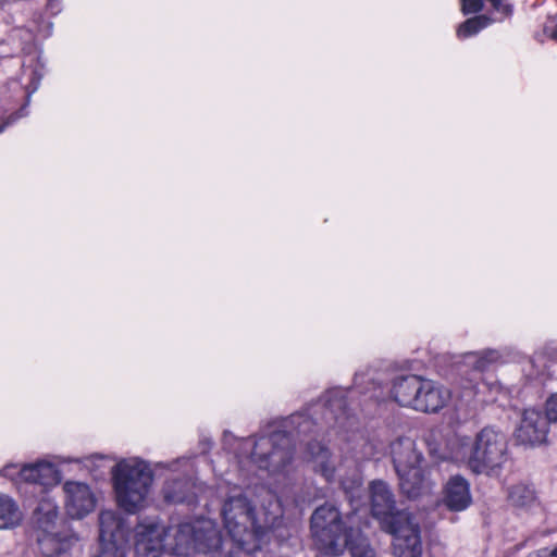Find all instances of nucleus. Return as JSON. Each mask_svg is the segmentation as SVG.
Wrapping results in <instances>:
<instances>
[{"mask_svg":"<svg viewBox=\"0 0 557 557\" xmlns=\"http://www.w3.org/2000/svg\"><path fill=\"white\" fill-rule=\"evenodd\" d=\"M222 516L232 542L247 553L260 547L277 518L268 513H263L262 518L256 517L253 508L240 494L231 496L224 503Z\"/></svg>","mask_w":557,"mask_h":557,"instance_id":"1","label":"nucleus"},{"mask_svg":"<svg viewBox=\"0 0 557 557\" xmlns=\"http://www.w3.org/2000/svg\"><path fill=\"white\" fill-rule=\"evenodd\" d=\"M141 524L162 529L164 531L162 550L168 549L177 556H190L198 552H218L226 544L211 519H198L170 528L157 522H143Z\"/></svg>","mask_w":557,"mask_h":557,"instance_id":"2","label":"nucleus"},{"mask_svg":"<svg viewBox=\"0 0 557 557\" xmlns=\"http://www.w3.org/2000/svg\"><path fill=\"white\" fill-rule=\"evenodd\" d=\"M111 474L119 507L134 513L147 505L153 484V471L147 461L137 457L121 459Z\"/></svg>","mask_w":557,"mask_h":557,"instance_id":"3","label":"nucleus"},{"mask_svg":"<svg viewBox=\"0 0 557 557\" xmlns=\"http://www.w3.org/2000/svg\"><path fill=\"white\" fill-rule=\"evenodd\" d=\"M389 455L399 478V486L409 498L428 495L434 483L422 469V455L409 437H399L389 445Z\"/></svg>","mask_w":557,"mask_h":557,"instance_id":"4","label":"nucleus"},{"mask_svg":"<svg viewBox=\"0 0 557 557\" xmlns=\"http://www.w3.org/2000/svg\"><path fill=\"white\" fill-rule=\"evenodd\" d=\"M38 548L44 557H58L67 553L76 542V536L60 516L58 505L51 499H42L35 511Z\"/></svg>","mask_w":557,"mask_h":557,"instance_id":"5","label":"nucleus"},{"mask_svg":"<svg viewBox=\"0 0 557 557\" xmlns=\"http://www.w3.org/2000/svg\"><path fill=\"white\" fill-rule=\"evenodd\" d=\"M508 441L505 433L495 428L481 430L468 457L456 453L455 461H465L475 473L496 474L507 461Z\"/></svg>","mask_w":557,"mask_h":557,"instance_id":"6","label":"nucleus"},{"mask_svg":"<svg viewBox=\"0 0 557 557\" xmlns=\"http://www.w3.org/2000/svg\"><path fill=\"white\" fill-rule=\"evenodd\" d=\"M310 529L315 546L329 556L343 554L354 532L337 507L331 504H324L313 511Z\"/></svg>","mask_w":557,"mask_h":557,"instance_id":"7","label":"nucleus"},{"mask_svg":"<svg viewBox=\"0 0 557 557\" xmlns=\"http://www.w3.org/2000/svg\"><path fill=\"white\" fill-rule=\"evenodd\" d=\"M243 451L259 469L270 473L280 472L292 460L289 437L282 432L260 437L258 441H246Z\"/></svg>","mask_w":557,"mask_h":557,"instance_id":"8","label":"nucleus"},{"mask_svg":"<svg viewBox=\"0 0 557 557\" xmlns=\"http://www.w3.org/2000/svg\"><path fill=\"white\" fill-rule=\"evenodd\" d=\"M498 358L499 355L495 350L469 352L465 355V364L476 372L475 377L462 379L460 382V386L463 389L461 397L465 400L470 401L478 399L481 403H494L497 400L502 392L500 384L496 380L488 379L479 382L478 373L483 371L492 362H495Z\"/></svg>","mask_w":557,"mask_h":557,"instance_id":"9","label":"nucleus"},{"mask_svg":"<svg viewBox=\"0 0 557 557\" xmlns=\"http://www.w3.org/2000/svg\"><path fill=\"white\" fill-rule=\"evenodd\" d=\"M0 474L16 484H38L45 488L57 486L61 481L57 465L48 459L21 465L10 463L0 470Z\"/></svg>","mask_w":557,"mask_h":557,"instance_id":"10","label":"nucleus"},{"mask_svg":"<svg viewBox=\"0 0 557 557\" xmlns=\"http://www.w3.org/2000/svg\"><path fill=\"white\" fill-rule=\"evenodd\" d=\"M127 532L125 522L113 510L99 515V552L97 557H126Z\"/></svg>","mask_w":557,"mask_h":557,"instance_id":"11","label":"nucleus"},{"mask_svg":"<svg viewBox=\"0 0 557 557\" xmlns=\"http://www.w3.org/2000/svg\"><path fill=\"white\" fill-rule=\"evenodd\" d=\"M369 492L372 515L380 521L385 531L405 523V520L398 517L400 515L411 519V516L406 511H395L394 496L385 482L373 481L370 484Z\"/></svg>","mask_w":557,"mask_h":557,"instance_id":"12","label":"nucleus"},{"mask_svg":"<svg viewBox=\"0 0 557 557\" xmlns=\"http://www.w3.org/2000/svg\"><path fill=\"white\" fill-rule=\"evenodd\" d=\"M64 505L67 515L82 519L96 508V496L88 484L78 481H67L63 485Z\"/></svg>","mask_w":557,"mask_h":557,"instance_id":"13","label":"nucleus"},{"mask_svg":"<svg viewBox=\"0 0 557 557\" xmlns=\"http://www.w3.org/2000/svg\"><path fill=\"white\" fill-rule=\"evenodd\" d=\"M548 433V420L536 409H525L522 412L515 436L524 445H540L546 441Z\"/></svg>","mask_w":557,"mask_h":557,"instance_id":"14","label":"nucleus"},{"mask_svg":"<svg viewBox=\"0 0 557 557\" xmlns=\"http://www.w3.org/2000/svg\"><path fill=\"white\" fill-rule=\"evenodd\" d=\"M405 523L388 530L394 535V550L396 557H421L419 528L412 519L405 515L398 516Z\"/></svg>","mask_w":557,"mask_h":557,"instance_id":"15","label":"nucleus"},{"mask_svg":"<svg viewBox=\"0 0 557 557\" xmlns=\"http://www.w3.org/2000/svg\"><path fill=\"white\" fill-rule=\"evenodd\" d=\"M472 502L470 484L461 475L450 476L443 485L441 503L451 511H462Z\"/></svg>","mask_w":557,"mask_h":557,"instance_id":"16","label":"nucleus"},{"mask_svg":"<svg viewBox=\"0 0 557 557\" xmlns=\"http://www.w3.org/2000/svg\"><path fill=\"white\" fill-rule=\"evenodd\" d=\"M450 397V391L442 384L422 379L414 410L436 412L447 405Z\"/></svg>","mask_w":557,"mask_h":557,"instance_id":"17","label":"nucleus"},{"mask_svg":"<svg viewBox=\"0 0 557 557\" xmlns=\"http://www.w3.org/2000/svg\"><path fill=\"white\" fill-rule=\"evenodd\" d=\"M164 531L160 528L138 524L135 530V555L136 557H163L162 535Z\"/></svg>","mask_w":557,"mask_h":557,"instance_id":"18","label":"nucleus"},{"mask_svg":"<svg viewBox=\"0 0 557 557\" xmlns=\"http://www.w3.org/2000/svg\"><path fill=\"white\" fill-rule=\"evenodd\" d=\"M306 459L311 463L312 469L327 481L334 480L341 470L337 458L320 443H312L308 446Z\"/></svg>","mask_w":557,"mask_h":557,"instance_id":"19","label":"nucleus"},{"mask_svg":"<svg viewBox=\"0 0 557 557\" xmlns=\"http://www.w3.org/2000/svg\"><path fill=\"white\" fill-rule=\"evenodd\" d=\"M421 377L416 375L403 376L395 380L391 394L400 406L416 408Z\"/></svg>","mask_w":557,"mask_h":557,"instance_id":"20","label":"nucleus"},{"mask_svg":"<svg viewBox=\"0 0 557 557\" xmlns=\"http://www.w3.org/2000/svg\"><path fill=\"white\" fill-rule=\"evenodd\" d=\"M508 500L513 507L521 510H529L537 506V498L534 488L524 483H519L510 487Z\"/></svg>","mask_w":557,"mask_h":557,"instance_id":"21","label":"nucleus"},{"mask_svg":"<svg viewBox=\"0 0 557 557\" xmlns=\"http://www.w3.org/2000/svg\"><path fill=\"white\" fill-rule=\"evenodd\" d=\"M22 517L16 503L10 496L0 493V530L18 525Z\"/></svg>","mask_w":557,"mask_h":557,"instance_id":"22","label":"nucleus"},{"mask_svg":"<svg viewBox=\"0 0 557 557\" xmlns=\"http://www.w3.org/2000/svg\"><path fill=\"white\" fill-rule=\"evenodd\" d=\"M493 21L486 15H478L469 18L457 29V36L460 39H466L478 34L481 29L487 27Z\"/></svg>","mask_w":557,"mask_h":557,"instance_id":"23","label":"nucleus"},{"mask_svg":"<svg viewBox=\"0 0 557 557\" xmlns=\"http://www.w3.org/2000/svg\"><path fill=\"white\" fill-rule=\"evenodd\" d=\"M491 2L495 11L503 15H509L511 13L510 5L505 3L504 0H487ZM483 0H461V10L463 14L476 13L482 9Z\"/></svg>","mask_w":557,"mask_h":557,"instance_id":"24","label":"nucleus"},{"mask_svg":"<svg viewBox=\"0 0 557 557\" xmlns=\"http://www.w3.org/2000/svg\"><path fill=\"white\" fill-rule=\"evenodd\" d=\"M347 547L350 550L351 557H375L367 540L357 531L352 532Z\"/></svg>","mask_w":557,"mask_h":557,"instance_id":"25","label":"nucleus"},{"mask_svg":"<svg viewBox=\"0 0 557 557\" xmlns=\"http://www.w3.org/2000/svg\"><path fill=\"white\" fill-rule=\"evenodd\" d=\"M186 490L187 483L185 481L178 480L174 482H169L163 487V495L168 502L181 503L186 500Z\"/></svg>","mask_w":557,"mask_h":557,"instance_id":"26","label":"nucleus"},{"mask_svg":"<svg viewBox=\"0 0 557 557\" xmlns=\"http://www.w3.org/2000/svg\"><path fill=\"white\" fill-rule=\"evenodd\" d=\"M545 414L549 422H557V393L552 394L545 403Z\"/></svg>","mask_w":557,"mask_h":557,"instance_id":"27","label":"nucleus"},{"mask_svg":"<svg viewBox=\"0 0 557 557\" xmlns=\"http://www.w3.org/2000/svg\"><path fill=\"white\" fill-rule=\"evenodd\" d=\"M375 447L372 443H366L363 445V458L370 459L374 456Z\"/></svg>","mask_w":557,"mask_h":557,"instance_id":"28","label":"nucleus"},{"mask_svg":"<svg viewBox=\"0 0 557 557\" xmlns=\"http://www.w3.org/2000/svg\"><path fill=\"white\" fill-rule=\"evenodd\" d=\"M537 557H557V546L553 549L540 550Z\"/></svg>","mask_w":557,"mask_h":557,"instance_id":"29","label":"nucleus"},{"mask_svg":"<svg viewBox=\"0 0 557 557\" xmlns=\"http://www.w3.org/2000/svg\"><path fill=\"white\" fill-rule=\"evenodd\" d=\"M329 407L332 411H336L344 409L343 401L341 399L338 400H329Z\"/></svg>","mask_w":557,"mask_h":557,"instance_id":"30","label":"nucleus"},{"mask_svg":"<svg viewBox=\"0 0 557 557\" xmlns=\"http://www.w3.org/2000/svg\"><path fill=\"white\" fill-rule=\"evenodd\" d=\"M545 32L548 33L549 36L557 41V26L552 30L548 28V26H546Z\"/></svg>","mask_w":557,"mask_h":557,"instance_id":"31","label":"nucleus"},{"mask_svg":"<svg viewBox=\"0 0 557 557\" xmlns=\"http://www.w3.org/2000/svg\"><path fill=\"white\" fill-rule=\"evenodd\" d=\"M165 466H166V465H165V463H162V462H159V463L157 465V467H165Z\"/></svg>","mask_w":557,"mask_h":557,"instance_id":"32","label":"nucleus"},{"mask_svg":"<svg viewBox=\"0 0 557 557\" xmlns=\"http://www.w3.org/2000/svg\"><path fill=\"white\" fill-rule=\"evenodd\" d=\"M94 458L103 459L101 456H94Z\"/></svg>","mask_w":557,"mask_h":557,"instance_id":"33","label":"nucleus"}]
</instances>
